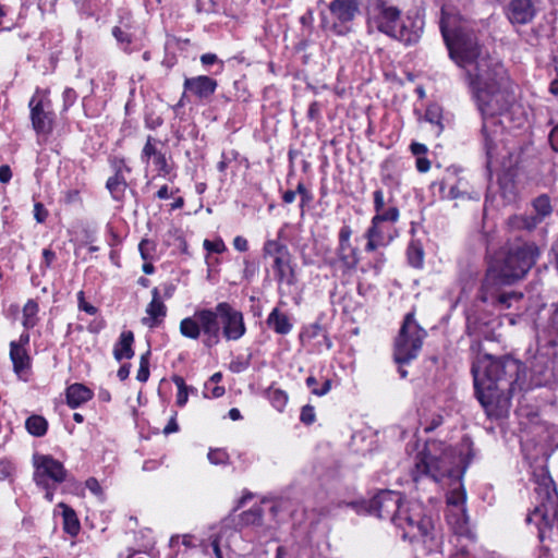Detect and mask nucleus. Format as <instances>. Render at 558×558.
Here are the masks:
<instances>
[{"instance_id": "6ab92c4d", "label": "nucleus", "mask_w": 558, "mask_h": 558, "mask_svg": "<svg viewBox=\"0 0 558 558\" xmlns=\"http://www.w3.org/2000/svg\"><path fill=\"white\" fill-rule=\"evenodd\" d=\"M272 268L279 282H286L288 286L295 283V272L291 265L290 254L287 247H277V255L274 258Z\"/></svg>"}, {"instance_id": "ea45409f", "label": "nucleus", "mask_w": 558, "mask_h": 558, "mask_svg": "<svg viewBox=\"0 0 558 558\" xmlns=\"http://www.w3.org/2000/svg\"><path fill=\"white\" fill-rule=\"evenodd\" d=\"M381 181L386 186L397 185L398 181L389 170V161H385L381 165Z\"/></svg>"}, {"instance_id": "680f3d73", "label": "nucleus", "mask_w": 558, "mask_h": 558, "mask_svg": "<svg viewBox=\"0 0 558 558\" xmlns=\"http://www.w3.org/2000/svg\"><path fill=\"white\" fill-rule=\"evenodd\" d=\"M233 246L240 252H245L248 248V243L245 238L238 235L233 240Z\"/></svg>"}, {"instance_id": "2f4dec72", "label": "nucleus", "mask_w": 558, "mask_h": 558, "mask_svg": "<svg viewBox=\"0 0 558 558\" xmlns=\"http://www.w3.org/2000/svg\"><path fill=\"white\" fill-rule=\"evenodd\" d=\"M423 250L418 245L411 244L408 247V259L411 266L421 267L423 265Z\"/></svg>"}, {"instance_id": "37998d69", "label": "nucleus", "mask_w": 558, "mask_h": 558, "mask_svg": "<svg viewBox=\"0 0 558 558\" xmlns=\"http://www.w3.org/2000/svg\"><path fill=\"white\" fill-rule=\"evenodd\" d=\"M300 420L302 423L306 425H311L315 421V410L314 407L306 404L301 410Z\"/></svg>"}, {"instance_id": "473e14b6", "label": "nucleus", "mask_w": 558, "mask_h": 558, "mask_svg": "<svg viewBox=\"0 0 558 558\" xmlns=\"http://www.w3.org/2000/svg\"><path fill=\"white\" fill-rule=\"evenodd\" d=\"M399 219V209L397 207H389L387 210H384L376 214L372 220L378 223L390 221L396 222Z\"/></svg>"}, {"instance_id": "7c9ffc66", "label": "nucleus", "mask_w": 558, "mask_h": 558, "mask_svg": "<svg viewBox=\"0 0 558 558\" xmlns=\"http://www.w3.org/2000/svg\"><path fill=\"white\" fill-rule=\"evenodd\" d=\"M316 384H318V381L314 376H308L306 378V386L311 389L313 395H316L318 397L327 395L331 389L330 379H325L320 388L316 387Z\"/></svg>"}, {"instance_id": "7ed1b4c3", "label": "nucleus", "mask_w": 558, "mask_h": 558, "mask_svg": "<svg viewBox=\"0 0 558 558\" xmlns=\"http://www.w3.org/2000/svg\"><path fill=\"white\" fill-rule=\"evenodd\" d=\"M245 331L242 312L228 302H220L214 308L197 310L180 323L183 337L197 340L203 335V344L208 349L217 345L221 336L227 341H236Z\"/></svg>"}, {"instance_id": "f8f14e48", "label": "nucleus", "mask_w": 558, "mask_h": 558, "mask_svg": "<svg viewBox=\"0 0 558 558\" xmlns=\"http://www.w3.org/2000/svg\"><path fill=\"white\" fill-rule=\"evenodd\" d=\"M498 281H501L499 275L489 270L483 280L478 293V299L485 304L504 311L511 306L512 300L518 301L522 298V295L514 292L502 291L498 287Z\"/></svg>"}, {"instance_id": "052dcab7", "label": "nucleus", "mask_w": 558, "mask_h": 558, "mask_svg": "<svg viewBox=\"0 0 558 558\" xmlns=\"http://www.w3.org/2000/svg\"><path fill=\"white\" fill-rule=\"evenodd\" d=\"M296 193H299L301 195V198H302V204L301 206L303 207L305 203L310 202L312 196L310 194V192L307 191V189L304 186L303 183H299L298 186H296Z\"/></svg>"}, {"instance_id": "f03ea898", "label": "nucleus", "mask_w": 558, "mask_h": 558, "mask_svg": "<svg viewBox=\"0 0 558 558\" xmlns=\"http://www.w3.org/2000/svg\"><path fill=\"white\" fill-rule=\"evenodd\" d=\"M521 369L522 364L510 356L489 360L483 377L472 368L475 396L489 418L498 420L508 415Z\"/></svg>"}, {"instance_id": "f257e3e1", "label": "nucleus", "mask_w": 558, "mask_h": 558, "mask_svg": "<svg viewBox=\"0 0 558 558\" xmlns=\"http://www.w3.org/2000/svg\"><path fill=\"white\" fill-rule=\"evenodd\" d=\"M470 75L472 78L466 82L483 119L481 133L489 166L496 156V137L500 130L495 117L507 112L515 102L514 83L501 62L480 68V72Z\"/></svg>"}, {"instance_id": "a878e982", "label": "nucleus", "mask_w": 558, "mask_h": 558, "mask_svg": "<svg viewBox=\"0 0 558 558\" xmlns=\"http://www.w3.org/2000/svg\"><path fill=\"white\" fill-rule=\"evenodd\" d=\"M128 186L126 180L123 173H114L107 180L106 187L110 192L111 196L116 201L122 199L124 196L125 189Z\"/></svg>"}, {"instance_id": "c85d7f7f", "label": "nucleus", "mask_w": 558, "mask_h": 558, "mask_svg": "<svg viewBox=\"0 0 558 558\" xmlns=\"http://www.w3.org/2000/svg\"><path fill=\"white\" fill-rule=\"evenodd\" d=\"M263 519V509L259 506H254L250 510L241 514V522L245 525H259Z\"/></svg>"}, {"instance_id": "864d4df0", "label": "nucleus", "mask_w": 558, "mask_h": 558, "mask_svg": "<svg viewBox=\"0 0 558 558\" xmlns=\"http://www.w3.org/2000/svg\"><path fill=\"white\" fill-rule=\"evenodd\" d=\"M77 98V94L73 88H65L63 92L64 108L71 107Z\"/></svg>"}, {"instance_id": "0eeeda50", "label": "nucleus", "mask_w": 558, "mask_h": 558, "mask_svg": "<svg viewBox=\"0 0 558 558\" xmlns=\"http://www.w3.org/2000/svg\"><path fill=\"white\" fill-rule=\"evenodd\" d=\"M396 518L395 525L402 531L403 539L421 541L429 548L437 546V532L433 519L424 513L420 502H405Z\"/></svg>"}, {"instance_id": "a18cd8bd", "label": "nucleus", "mask_w": 558, "mask_h": 558, "mask_svg": "<svg viewBox=\"0 0 558 558\" xmlns=\"http://www.w3.org/2000/svg\"><path fill=\"white\" fill-rule=\"evenodd\" d=\"M77 299H78V308L81 311H84V312H86L89 315H95L96 314L97 308L94 305H92V304H89V303H87L85 301L84 292L83 291L78 292Z\"/></svg>"}, {"instance_id": "1a4fd4ad", "label": "nucleus", "mask_w": 558, "mask_h": 558, "mask_svg": "<svg viewBox=\"0 0 558 558\" xmlns=\"http://www.w3.org/2000/svg\"><path fill=\"white\" fill-rule=\"evenodd\" d=\"M425 336L426 331L416 323L414 314L408 313L395 339V362L398 365H404L415 360L422 349Z\"/></svg>"}, {"instance_id": "79ce46f5", "label": "nucleus", "mask_w": 558, "mask_h": 558, "mask_svg": "<svg viewBox=\"0 0 558 558\" xmlns=\"http://www.w3.org/2000/svg\"><path fill=\"white\" fill-rule=\"evenodd\" d=\"M14 472V465L7 459H0V481L8 480Z\"/></svg>"}, {"instance_id": "4468645a", "label": "nucleus", "mask_w": 558, "mask_h": 558, "mask_svg": "<svg viewBox=\"0 0 558 558\" xmlns=\"http://www.w3.org/2000/svg\"><path fill=\"white\" fill-rule=\"evenodd\" d=\"M403 505L399 494L383 490L368 501L367 511L379 519H388L395 524L396 517L399 515V510Z\"/></svg>"}, {"instance_id": "bf43d9fd", "label": "nucleus", "mask_w": 558, "mask_h": 558, "mask_svg": "<svg viewBox=\"0 0 558 558\" xmlns=\"http://www.w3.org/2000/svg\"><path fill=\"white\" fill-rule=\"evenodd\" d=\"M277 247H286L284 245L279 244L276 241H268L264 245V253L268 255H274V257L277 255Z\"/></svg>"}, {"instance_id": "412c9836", "label": "nucleus", "mask_w": 558, "mask_h": 558, "mask_svg": "<svg viewBox=\"0 0 558 558\" xmlns=\"http://www.w3.org/2000/svg\"><path fill=\"white\" fill-rule=\"evenodd\" d=\"M93 398V391L83 384H73L66 388V403L76 409Z\"/></svg>"}, {"instance_id": "423d86ee", "label": "nucleus", "mask_w": 558, "mask_h": 558, "mask_svg": "<svg viewBox=\"0 0 558 558\" xmlns=\"http://www.w3.org/2000/svg\"><path fill=\"white\" fill-rule=\"evenodd\" d=\"M366 14L369 32L376 29L407 46L416 44L421 38L422 27L414 26L413 22H402L400 9L385 0H368Z\"/></svg>"}, {"instance_id": "bb28decb", "label": "nucleus", "mask_w": 558, "mask_h": 558, "mask_svg": "<svg viewBox=\"0 0 558 558\" xmlns=\"http://www.w3.org/2000/svg\"><path fill=\"white\" fill-rule=\"evenodd\" d=\"M25 427L31 435L43 437L47 433L48 422L44 416L33 414L26 420Z\"/></svg>"}, {"instance_id": "de8ad7c7", "label": "nucleus", "mask_w": 558, "mask_h": 558, "mask_svg": "<svg viewBox=\"0 0 558 558\" xmlns=\"http://www.w3.org/2000/svg\"><path fill=\"white\" fill-rule=\"evenodd\" d=\"M153 248H154V244L149 240H147V239L142 240L138 245V250H140L142 258L145 260L149 259L151 257L150 251Z\"/></svg>"}, {"instance_id": "49530a36", "label": "nucleus", "mask_w": 558, "mask_h": 558, "mask_svg": "<svg viewBox=\"0 0 558 558\" xmlns=\"http://www.w3.org/2000/svg\"><path fill=\"white\" fill-rule=\"evenodd\" d=\"M367 231H374V239H377L379 241H390V236H386V233L384 231V228L380 227V223L373 221L371 227L367 229Z\"/></svg>"}, {"instance_id": "603ef678", "label": "nucleus", "mask_w": 558, "mask_h": 558, "mask_svg": "<svg viewBox=\"0 0 558 558\" xmlns=\"http://www.w3.org/2000/svg\"><path fill=\"white\" fill-rule=\"evenodd\" d=\"M385 206L384 192L379 189L374 192V209L376 214L383 211Z\"/></svg>"}, {"instance_id": "774afa93", "label": "nucleus", "mask_w": 558, "mask_h": 558, "mask_svg": "<svg viewBox=\"0 0 558 558\" xmlns=\"http://www.w3.org/2000/svg\"><path fill=\"white\" fill-rule=\"evenodd\" d=\"M550 328L558 333V303L555 304V310L550 317Z\"/></svg>"}, {"instance_id": "0e129e2a", "label": "nucleus", "mask_w": 558, "mask_h": 558, "mask_svg": "<svg viewBox=\"0 0 558 558\" xmlns=\"http://www.w3.org/2000/svg\"><path fill=\"white\" fill-rule=\"evenodd\" d=\"M43 257L45 267H50L52 262L56 259V253L50 248H45L43 251Z\"/></svg>"}, {"instance_id": "a19ab883", "label": "nucleus", "mask_w": 558, "mask_h": 558, "mask_svg": "<svg viewBox=\"0 0 558 558\" xmlns=\"http://www.w3.org/2000/svg\"><path fill=\"white\" fill-rule=\"evenodd\" d=\"M365 236L367 239V243L365 245L366 252H373L379 246H385L388 244V241H379L377 239H374V231H366Z\"/></svg>"}, {"instance_id": "dca6fc26", "label": "nucleus", "mask_w": 558, "mask_h": 558, "mask_svg": "<svg viewBox=\"0 0 558 558\" xmlns=\"http://www.w3.org/2000/svg\"><path fill=\"white\" fill-rule=\"evenodd\" d=\"M218 83L207 75L185 77L183 83L184 94L190 93L198 100L209 99L216 92Z\"/></svg>"}, {"instance_id": "69168bd1", "label": "nucleus", "mask_w": 558, "mask_h": 558, "mask_svg": "<svg viewBox=\"0 0 558 558\" xmlns=\"http://www.w3.org/2000/svg\"><path fill=\"white\" fill-rule=\"evenodd\" d=\"M416 168L420 172H426L430 168V161L425 157H418L416 159Z\"/></svg>"}, {"instance_id": "09e8293b", "label": "nucleus", "mask_w": 558, "mask_h": 558, "mask_svg": "<svg viewBox=\"0 0 558 558\" xmlns=\"http://www.w3.org/2000/svg\"><path fill=\"white\" fill-rule=\"evenodd\" d=\"M154 163L158 167V170L163 174H168L170 172V168L167 162L166 156L162 153L154 157Z\"/></svg>"}, {"instance_id": "e433bc0d", "label": "nucleus", "mask_w": 558, "mask_h": 558, "mask_svg": "<svg viewBox=\"0 0 558 558\" xmlns=\"http://www.w3.org/2000/svg\"><path fill=\"white\" fill-rule=\"evenodd\" d=\"M447 500L449 505L464 508L463 506L466 500L465 492L462 488L452 489L448 495Z\"/></svg>"}, {"instance_id": "c03bdc74", "label": "nucleus", "mask_w": 558, "mask_h": 558, "mask_svg": "<svg viewBox=\"0 0 558 558\" xmlns=\"http://www.w3.org/2000/svg\"><path fill=\"white\" fill-rule=\"evenodd\" d=\"M204 247L211 253H222L226 250V245L222 240H216V241H204Z\"/></svg>"}, {"instance_id": "393cba45", "label": "nucleus", "mask_w": 558, "mask_h": 558, "mask_svg": "<svg viewBox=\"0 0 558 558\" xmlns=\"http://www.w3.org/2000/svg\"><path fill=\"white\" fill-rule=\"evenodd\" d=\"M59 507L62 509L63 530L71 536H76L81 524L75 511L63 502L59 504Z\"/></svg>"}, {"instance_id": "72a5a7b5", "label": "nucleus", "mask_w": 558, "mask_h": 558, "mask_svg": "<svg viewBox=\"0 0 558 558\" xmlns=\"http://www.w3.org/2000/svg\"><path fill=\"white\" fill-rule=\"evenodd\" d=\"M149 355L150 351H147L141 356L140 368L136 375V379L141 383L147 381L149 377Z\"/></svg>"}, {"instance_id": "4c0bfd02", "label": "nucleus", "mask_w": 558, "mask_h": 558, "mask_svg": "<svg viewBox=\"0 0 558 558\" xmlns=\"http://www.w3.org/2000/svg\"><path fill=\"white\" fill-rule=\"evenodd\" d=\"M154 141H155L154 137L149 135L147 137L146 144L142 150V160L145 163L149 162L150 157H156L157 155L160 154V151L157 150V148L155 147Z\"/></svg>"}, {"instance_id": "8fccbe9b", "label": "nucleus", "mask_w": 558, "mask_h": 558, "mask_svg": "<svg viewBox=\"0 0 558 558\" xmlns=\"http://www.w3.org/2000/svg\"><path fill=\"white\" fill-rule=\"evenodd\" d=\"M48 216V211L41 203L34 205V217L37 222H44Z\"/></svg>"}, {"instance_id": "58836bf2", "label": "nucleus", "mask_w": 558, "mask_h": 558, "mask_svg": "<svg viewBox=\"0 0 558 558\" xmlns=\"http://www.w3.org/2000/svg\"><path fill=\"white\" fill-rule=\"evenodd\" d=\"M208 460L213 464H226L229 460V454L222 449H211L208 452Z\"/></svg>"}, {"instance_id": "2eb2a0df", "label": "nucleus", "mask_w": 558, "mask_h": 558, "mask_svg": "<svg viewBox=\"0 0 558 558\" xmlns=\"http://www.w3.org/2000/svg\"><path fill=\"white\" fill-rule=\"evenodd\" d=\"M28 107L31 109L32 125L37 134H49L52 131L53 113L50 110V101L46 100L39 90L33 95Z\"/></svg>"}, {"instance_id": "ddd939ff", "label": "nucleus", "mask_w": 558, "mask_h": 558, "mask_svg": "<svg viewBox=\"0 0 558 558\" xmlns=\"http://www.w3.org/2000/svg\"><path fill=\"white\" fill-rule=\"evenodd\" d=\"M532 206V214L514 215L510 217L508 220L509 226L515 230L532 231L553 213L550 198L546 194L537 196L533 201Z\"/></svg>"}, {"instance_id": "9d476101", "label": "nucleus", "mask_w": 558, "mask_h": 558, "mask_svg": "<svg viewBox=\"0 0 558 558\" xmlns=\"http://www.w3.org/2000/svg\"><path fill=\"white\" fill-rule=\"evenodd\" d=\"M329 15H323L322 26L336 36H347L353 31V22L360 14L357 0H331Z\"/></svg>"}, {"instance_id": "b1692460", "label": "nucleus", "mask_w": 558, "mask_h": 558, "mask_svg": "<svg viewBox=\"0 0 558 558\" xmlns=\"http://www.w3.org/2000/svg\"><path fill=\"white\" fill-rule=\"evenodd\" d=\"M134 342V335L132 331H123L120 335L119 341L116 343L113 349V355L117 361L122 359H132L134 351L132 344Z\"/></svg>"}, {"instance_id": "20e7f679", "label": "nucleus", "mask_w": 558, "mask_h": 558, "mask_svg": "<svg viewBox=\"0 0 558 558\" xmlns=\"http://www.w3.org/2000/svg\"><path fill=\"white\" fill-rule=\"evenodd\" d=\"M440 29L449 51L450 59L464 70L466 81L472 78L470 74L480 72V68H486L493 63H500L492 58L480 45L475 33L465 25L450 26V22L441 20Z\"/></svg>"}, {"instance_id": "4d7b16f0", "label": "nucleus", "mask_w": 558, "mask_h": 558, "mask_svg": "<svg viewBox=\"0 0 558 558\" xmlns=\"http://www.w3.org/2000/svg\"><path fill=\"white\" fill-rule=\"evenodd\" d=\"M351 234H352V230H351L350 226L345 225V226L341 227V229L339 231V243L338 244H351L350 243Z\"/></svg>"}, {"instance_id": "a211bd4d", "label": "nucleus", "mask_w": 558, "mask_h": 558, "mask_svg": "<svg viewBox=\"0 0 558 558\" xmlns=\"http://www.w3.org/2000/svg\"><path fill=\"white\" fill-rule=\"evenodd\" d=\"M359 250L351 244H338L336 258L329 259V266L338 267L342 274H351L359 265Z\"/></svg>"}, {"instance_id": "f704fd0d", "label": "nucleus", "mask_w": 558, "mask_h": 558, "mask_svg": "<svg viewBox=\"0 0 558 558\" xmlns=\"http://www.w3.org/2000/svg\"><path fill=\"white\" fill-rule=\"evenodd\" d=\"M269 399L271 404L279 411H281L288 401V396L280 389H275L269 392Z\"/></svg>"}, {"instance_id": "5701e85b", "label": "nucleus", "mask_w": 558, "mask_h": 558, "mask_svg": "<svg viewBox=\"0 0 558 558\" xmlns=\"http://www.w3.org/2000/svg\"><path fill=\"white\" fill-rule=\"evenodd\" d=\"M266 324L270 329L279 335H287L292 329V324L290 323L289 317L278 308H274L271 311Z\"/></svg>"}, {"instance_id": "4be33fe9", "label": "nucleus", "mask_w": 558, "mask_h": 558, "mask_svg": "<svg viewBox=\"0 0 558 558\" xmlns=\"http://www.w3.org/2000/svg\"><path fill=\"white\" fill-rule=\"evenodd\" d=\"M10 359L13 363V371L19 377H22L31 367V357L26 349L17 347L15 341L10 343Z\"/></svg>"}, {"instance_id": "3c124183", "label": "nucleus", "mask_w": 558, "mask_h": 558, "mask_svg": "<svg viewBox=\"0 0 558 558\" xmlns=\"http://www.w3.org/2000/svg\"><path fill=\"white\" fill-rule=\"evenodd\" d=\"M160 289L161 300L170 299L174 291L175 286L172 282H165L158 287Z\"/></svg>"}, {"instance_id": "c756f323", "label": "nucleus", "mask_w": 558, "mask_h": 558, "mask_svg": "<svg viewBox=\"0 0 558 558\" xmlns=\"http://www.w3.org/2000/svg\"><path fill=\"white\" fill-rule=\"evenodd\" d=\"M38 311V305L33 300L27 301L23 308V326L26 329L33 328L35 326L34 316Z\"/></svg>"}, {"instance_id": "aec40b11", "label": "nucleus", "mask_w": 558, "mask_h": 558, "mask_svg": "<svg viewBox=\"0 0 558 558\" xmlns=\"http://www.w3.org/2000/svg\"><path fill=\"white\" fill-rule=\"evenodd\" d=\"M153 299L146 307L148 317L143 318V324L149 328L158 326L167 315V307L161 300L160 289L154 288L151 291Z\"/></svg>"}, {"instance_id": "cd10ccee", "label": "nucleus", "mask_w": 558, "mask_h": 558, "mask_svg": "<svg viewBox=\"0 0 558 558\" xmlns=\"http://www.w3.org/2000/svg\"><path fill=\"white\" fill-rule=\"evenodd\" d=\"M453 531L457 536H465L468 538L474 539V535L470 531L468 524V515L465 508H461L460 517L453 523Z\"/></svg>"}, {"instance_id": "338daca9", "label": "nucleus", "mask_w": 558, "mask_h": 558, "mask_svg": "<svg viewBox=\"0 0 558 558\" xmlns=\"http://www.w3.org/2000/svg\"><path fill=\"white\" fill-rule=\"evenodd\" d=\"M549 142L555 151H558V124L553 128L549 134Z\"/></svg>"}, {"instance_id": "5fc2aeb1", "label": "nucleus", "mask_w": 558, "mask_h": 558, "mask_svg": "<svg viewBox=\"0 0 558 558\" xmlns=\"http://www.w3.org/2000/svg\"><path fill=\"white\" fill-rule=\"evenodd\" d=\"M322 106L318 101H313L307 110V117L310 120H318L320 118Z\"/></svg>"}, {"instance_id": "e2e57ef3", "label": "nucleus", "mask_w": 558, "mask_h": 558, "mask_svg": "<svg viewBox=\"0 0 558 558\" xmlns=\"http://www.w3.org/2000/svg\"><path fill=\"white\" fill-rule=\"evenodd\" d=\"M12 178L11 168L8 165H2L0 167V182L8 183Z\"/></svg>"}, {"instance_id": "13d9d810", "label": "nucleus", "mask_w": 558, "mask_h": 558, "mask_svg": "<svg viewBox=\"0 0 558 558\" xmlns=\"http://www.w3.org/2000/svg\"><path fill=\"white\" fill-rule=\"evenodd\" d=\"M463 195V192L460 191V182H458L454 185H451L448 194L442 195V197L449 198V199H456Z\"/></svg>"}, {"instance_id": "9b49d317", "label": "nucleus", "mask_w": 558, "mask_h": 558, "mask_svg": "<svg viewBox=\"0 0 558 558\" xmlns=\"http://www.w3.org/2000/svg\"><path fill=\"white\" fill-rule=\"evenodd\" d=\"M33 460L35 466L34 481L47 490L46 497L51 500L52 493L49 492V481L53 484H61L66 480L68 472L60 461L49 454H35Z\"/></svg>"}, {"instance_id": "6e6552de", "label": "nucleus", "mask_w": 558, "mask_h": 558, "mask_svg": "<svg viewBox=\"0 0 558 558\" xmlns=\"http://www.w3.org/2000/svg\"><path fill=\"white\" fill-rule=\"evenodd\" d=\"M541 248L534 242L523 241L510 244L501 260L498 275L505 284L522 279L534 266Z\"/></svg>"}, {"instance_id": "39448f33", "label": "nucleus", "mask_w": 558, "mask_h": 558, "mask_svg": "<svg viewBox=\"0 0 558 558\" xmlns=\"http://www.w3.org/2000/svg\"><path fill=\"white\" fill-rule=\"evenodd\" d=\"M465 471L462 465V457L450 447L440 448L436 442L427 444L425 450L416 457L412 471V478L417 482L422 475L429 476L435 482L445 477L457 483Z\"/></svg>"}, {"instance_id": "f3484780", "label": "nucleus", "mask_w": 558, "mask_h": 558, "mask_svg": "<svg viewBox=\"0 0 558 558\" xmlns=\"http://www.w3.org/2000/svg\"><path fill=\"white\" fill-rule=\"evenodd\" d=\"M505 11L509 22L513 25L529 24L536 15L532 0H510Z\"/></svg>"}, {"instance_id": "6e6d98bb", "label": "nucleus", "mask_w": 558, "mask_h": 558, "mask_svg": "<svg viewBox=\"0 0 558 558\" xmlns=\"http://www.w3.org/2000/svg\"><path fill=\"white\" fill-rule=\"evenodd\" d=\"M86 487L96 496L102 495V488L99 482L95 477H89L86 483Z\"/></svg>"}, {"instance_id": "c9c22d12", "label": "nucleus", "mask_w": 558, "mask_h": 558, "mask_svg": "<svg viewBox=\"0 0 558 558\" xmlns=\"http://www.w3.org/2000/svg\"><path fill=\"white\" fill-rule=\"evenodd\" d=\"M112 36L123 47L124 50H126V47L132 43V35L119 26H114L112 28Z\"/></svg>"}]
</instances>
